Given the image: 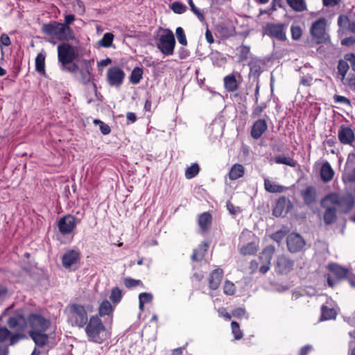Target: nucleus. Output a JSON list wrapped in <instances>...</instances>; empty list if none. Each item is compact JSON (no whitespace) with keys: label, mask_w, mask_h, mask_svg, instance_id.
I'll return each mask as SVG.
<instances>
[{"label":"nucleus","mask_w":355,"mask_h":355,"mask_svg":"<svg viewBox=\"0 0 355 355\" xmlns=\"http://www.w3.org/2000/svg\"><path fill=\"white\" fill-rule=\"evenodd\" d=\"M287 24H268L264 28L265 33L278 40L284 41L286 40V30Z\"/></svg>","instance_id":"nucleus-10"},{"label":"nucleus","mask_w":355,"mask_h":355,"mask_svg":"<svg viewBox=\"0 0 355 355\" xmlns=\"http://www.w3.org/2000/svg\"><path fill=\"white\" fill-rule=\"evenodd\" d=\"M143 70L139 67H135L130 77V80L133 84H138L142 78Z\"/></svg>","instance_id":"nucleus-41"},{"label":"nucleus","mask_w":355,"mask_h":355,"mask_svg":"<svg viewBox=\"0 0 355 355\" xmlns=\"http://www.w3.org/2000/svg\"><path fill=\"white\" fill-rule=\"evenodd\" d=\"M211 223V216L208 212H204L199 216L198 224L202 230H206L209 228Z\"/></svg>","instance_id":"nucleus-33"},{"label":"nucleus","mask_w":355,"mask_h":355,"mask_svg":"<svg viewBox=\"0 0 355 355\" xmlns=\"http://www.w3.org/2000/svg\"><path fill=\"white\" fill-rule=\"evenodd\" d=\"M336 103H343L345 105H350V101L345 96L340 95H335L334 96Z\"/></svg>","instance_id":"nucleus-59"},{"label":"nucleus","mask_w":355,"mask_h":355,"mask_svg":"<svg viewBox=\"0 0 355 355\" xmlns=\"http://www.w3.org/2000/svg\"><path fill=\"white\" fill-rule=\"evenodd\" d=\"M139 309L143 311L144 308V304L150 302L153 300V295L148 293H142L139 295Z\"/></svg>","instance_id":"nucleus-44"},{"label":"nucleus","mask_w":355,"mask_h":355,"mask_svg":"<svg viewBox=\"0 0 355 355\" xmlns=\"http://www.w3.org/2000/svg\"><path fill=\"white\" fill-rule=\"evenodd\" d=\"M42 31L50 36L60 40L69 41L75 38L71 28L62 23L53 21L42 26Z\"/></svg>","instance_id":"nucleus-4"},{"label":"nucleus","mask_w":355,"mask_h":355,"mask_svg":"<svg viewBox=\"0 0 355 355\" xmlns=\"http://www.w3.org/2000/svg\"><path fill=\"white\" fill-rule=\"evenodd\" d=\"M244 171V167L241 164H235L230 169L229 178L232 180H237L243 175Z\"/></svg>","instance_id":"nucleus-28"},{"label":"nucleus","mask_w":355,"mask_h":355,"mask_svg":"<svg viewBox=\"0 0 355 355\" xmlns=\"http://www.w3.org/2000/svg\"><path fill=\"white\" fill-rule=\"evenodd\" d=\"M80 252L78 250H68L62 257V263L66 269H76L80 263Z\"/></svg>","instance_id":"nucleus-8"},{"label":"nucleus","mask_w":355,"mask_h":355,"mask_svg":"<svg viewBox=\"0 0 355 355\" xmlns=\"http://www.w3.org/2000/svg\"><path fill=\"white\" fill-rule=\"evenodd\" d=\"M264 188L265 189L270 193H282L285 190V187L275 184L270 181L268 178L264 179Z\"/></svg>","instance_id":"nucleus-29"},{"label":"nucleus","mask_w":355,"mask_h":355,"mask_svg":"<svg viewBox=\"0 0 355 355\" xmlns=\"http://www.w3.org/2000/svg\"><path fill=\"white\" fill-rule=\"evenodd\" d=\"M345 85H346L352 91L355 92V76H348L345 79Z\"/></svg>","instance_id":"nucleus-55"},{"label":"nucleus","mask_w":355,"mask_h":355,"mask_svg":"<svg viewBox=\"0 0 355 355\" xmlns=\"http://www.w3.org/2000/svg\"><path fill=\"white\" fill-rule=\"evenodd\" d=\"M321 205L336 209L340 206V198L337 193H330L322 200Z\"/></svg>","instance_id":"nucleus-23"},{"label":"nucleus","mask_w":355,"mask_h":355,"mask_svg":"<svg viewBox=\"0 0 355 355\" xmlns=\"http://www.w3.org/2000/svg\"><path fill=\"white\" fill-rule=\"evenodd\" d=\"M245 311L241 308H238V309H235L232 313V315L234 317H237V318L243 317L245 315Z\"/></svg>","instance_id":"nucleus-63"},{"label":"nucleus","mask_w":355,"mask_h":355,"mask_svg":"<svg viewBox=\"0 0 355 355\" xmlns=\"http://www.w3.org/2000/svg\"><path fill=\"white\" fill-rule=\"evenodd\" d=\"M231 328H232V334L234 335V338L236 340H239L243 337V333L241 331L239 325L236 322H235V321L232 322Z\"/></svg>","instance_id":"nucleus-48"},{"label":"nucleus","mask_w":355,"mask_h":355,"mask_svg":"<svg viewBox=\"0 0 355 355\" xmlns=\"http://www.w3.org/2000/svg\"><path fill=\"white\" fill-rule=\"evenodd\" d=\"M354 205V198L351 194H347L340 198V206L344 211H348Z\"/></svg>","instance_id":"nucleus-31"},{"label":"nucleus","mask_w":355,"mask_h":355,"mask_svg":"<svg viewBox=\"0 0 355 355\" xmlns=\"http://www.w3.org/2000/svg\"><path fill=\"white\" fill-rule=\"evenodd\" d=\"M288 249L291 252H297L302 250L305 245L303 238L297 233H291L286 239Z\"/></svg>","instance_id":"nucleus-16"},{"label":"nucleus","mask_w":355,"mask_h":355,"mask_svg":"<svg viewBox=\"0 0 355 355\" xmlns=\"http://www.w3.org/2000/svg\"><path fill=\"white\" fill-rule=\"evenodd\" d=\"M227 208L229 211V212L232 214V215H235L239 212H241V209L238 207H234L233 204H232L231 202H228L227 203Z\"/></svg>","instance_id":"nucleus-61"},{"label":"nucleus","mask_w":355,"mask_h":355,"mask_svg":"<svg viewBox=\"0 0 355 355\" xmlns=\"http://www.w3.org/2000/svg\"><path fill=\"white\" fill-rule=\"evenodd\" d=\"M124 284L127 288H133L141 284V282L128 277L124 279Z\"/></svg>","instance_id":"nucleus-56"},{"label":"nucleus","mask_w":355,"mask_h":355,"mask_svg":"<svg viewBox=\"0 0 355 355\" xmlns=\"http://www.w3.org/2000/svg\"><path fill=\"white\" fill-rule=\"evenodd\" d=\"M45 331H29L31 338L38 347H44L48 343L49 336Z\"/></svg>","instance_id":"nucleus-24"},{"label":"nucleus","mask_w":355,"mask_h":355,"mask_svg":"<svg viewBox=\"0 0 355 355\" xmlns=\"http://www.w3.org/2000/svg\"><path fill=\"white\" fill-rule=\"evenodd\" d=\"M189 5L191 8L192 12L198 17V18L201 21H204L205 17L204 15L200 12L199 9H198L194 5L193 0H188Z\"/></svg>","instance_id":"nucleus-51"},{"label":"nucleus","mask_w":355,"mask_h":355,"mask_svg":"<svg viewBox=\"0 0 355 355\" xmlns=\"http://www.w3.org/2000/svg\"><path fill=\"white\" fill-rule=\"evenodd\" d=\"M211 59L214 65L219 67L223 66L227 62V59L223 56V54L218 52L212 53Z\"/></svg>","instance_id":"nucleus-40"},{"label":"nucleus","mask_w":355,"mask_h":355,"mask_svg":"<svg viewBox=\"0 0 355 355\" xmlns=\"http://www.w3.org/2000/svg\"><path fill=\"white\" fill-rule=\"evenodd\" d=\"M285 236V234L282 231H278L272 234L271 238L277 243H280Z\"/></svg>","instance_id":"nucleus-58"},{"label":"nucleus","mask_w":355,"mask_h":355,"mask_svg":"<svg viewBox=\"0 0 355 355\" xmlns=\"http://www.w3.org/2000/svg\"><path fill=\"white\" fill-rule=\"evenodd\" d=\"M207 248L208 245L207 243H204L203 245H200L198 249L195 250L191 257L192 259L194 261L201 260L203 258L207 250Z\"/></svg>","instance_id":"nucleus-36"},{"label":"nucleus","mask_w":355,"mask_h":355,"mask_svg":"<svg viewBox=\"0 0 355 355\" xmlns=\"http://www.w3.org/2000/svg\"><path fill=\"white\" fill-rule=\"evenodd\" d=\"M175 34L178 42L183 46H187V40L184 29L182 27H178L175 30Z\"/></svg>","instance_id":"nucleus-46"},{"label":"nucleus","mask_w":355,"mask_h":355,"mask_svg":"<svg viewBox=\"0 0 355 355\" xmlns=\"http://www.w3.org/2000/svg\"><path fill=\"white\" fill-rule=\"evenodd\" d=\"M268 125L263 119L256 121L251 129V136L255 139H259L263 132L267 130Z\"/></svg>","instance_id":"nucleus-20"},{"label":"nucleus","mask_w":355,"mask_h":355,"mask_svg":"<svg viewBox=\"0 0 355 355\" xmlns=\"http://www.w3.org/2000/svg\"><path fill=\"white\" fill-rule=\"evenodd\" d=\"M11 44L10 39L8 35L3 33L0 36V45L8 46Z\"/></svg>","instance_id":"nucleus-60"},{"label":"nucleus","mask_w":355,"mask_h":355,"mask_svg":"<svg viewBox=\"0 0 355 355\" xmlns=\"http://www.w3.org/2000/svg\"><path fill=\"white\" fill-rule=\"evenodd\" d=\"M292 38L295 40H298L302 36V29L297 25H292L291 28Z\"/></svg>","instance_id":"nucleus-52"},{"label":"nucleus","mask_w":355,"mask_h":355,"mask_svg":"<svg viewBox=\"0 0 355 355\" xmlns=\"http://www.w3.org/2000/svg\"><path fill=\"white\" fill-rule=\"evenodd\" d=\"M125 78L124 71L118 67H111L107 70V80L110 85L119 87Z\"/></svg>","instance_id":"nucleus-15"},{"label":"nucleus","mask_w":355,"mask_h":355,"mask_svg":"<svg viewBox=\"0 0 355 355\" xmlns=\"http://www.w3.org/2000/svg\"><path fill=\"white\" fill-rule=\"evenodd\" d=\"M78 223V219L72 215L63 216L58 221L59 231L62 234H70L76 228Z\"/></svg>","instance_id":"nucleus-11"},{"label":"nucleus","mask_w":355,"mask_h":355,"mask_svg":"<svg viewBox=\"0 0 355 355\" xmlns=\"http://www.w3.org/2000/svg\"><path fill=\"white\" fill-rule=\"evenodd\" d=\"M326 211L324 214V220L327 225L333 223L336 218V210L334 208L324 207Z\"/></svg>","instance_id":"nucleus-35"},{"label":"nucleus","mask_w":355,"mask_h":355,"mask_svg":"<svg viewBox=\"0 0 355 355\" xmlns=\"http://www.w3.org/2000/svg\"><path fill=\"white\" fill-rule=\"evenodd\" d=\"M243 78L239 71H234L232 73L225 76L223 79L225 89L229 92H233L239 89Z\"/></svg>","instance_id":"nucleus-13"},{"label":"nucleus","mask_w":355,"mask_h":355,"mask_svg":"<svg viewBox=\"0 0 355 355\" xmlns=\"http://www.w3.org/2000/svg\"><path fill=\"white\" fill-rule=\"evenodd\" d=\"M336 315V313L334 308L328 307L327 305L322 306L320 320L335 319Z\"/></svg>","instance_id":"nucleus-30"},{"label":"nucleus","mask_w":355,"mask_h":355,"mask_svg":"<svg viewBox=\"0 0 355 355\" xmlns=\"http://www.w3.org/2000/svg\"><path fill=\"white\" fill-rule=\"evenodd\" d=\"M326 26L327 21L324 18L318 19L311 26V33L318 43L326 41L329 38L326 32Z\"/></svg>","instance_id":"nucleus-9"},{"label":"nucleus","mask_w":355,"mask_h":355,"mask_svg":"<svg viewBox=\"0 0 355 355\" xmlns=\"http://www.w3.org/2000/svg\"><path fill=\"white\" fill-rule=\"evenodd\" d=\"M7 324L16 333H24L28 325V319L20 313H16L9 317Z\"/></svg>","instance_id":"nucleus-14"},{"label":"nucleus","mask_w":355,"mask_h":355,"mask_svg":"<svg viewBox=\"0 0 355 355\" xmlns=\"http://www.w3.org/2000/svg\"><path fill=\"white\" fill-rule=\"evenodd\" d=\"M329 270L333 272L339 279H344L348 274V270L336 264L331 263L328 266Z\"/></svg>","instance_id":"nucleus-26"},{"label":"nucleus","mask_w":355,"mask_h":355,"mask_svg":"<svg viewBox=\"0 0 355 355\" xmlns=\"http://www.w3.org/2000/svg\"><path fill=\"white\" fill-rule=\"evenodd\" d=\"M349 69L348 64L344 61H340L338 65V73L342 76V80H345V76Z\"/></svg>","instance_id":"nucleus-53"},{"label":"nucleus","mask_w":355,"mask_h":355,"mask_svg":"<svg viewBox=\"0 0 355 355\" xmlns=\"http://www.w3.org/2000/svg\"><path fill=\"white\" fill-rule=\"evenodd\" d=\"M113 311L111 303L107 300L102 302L99 306V314L103 315H110Z\"/></svg>","instance_id":"nucleus-38"},{"label":"nucleus","mask_w":355,"mask_h":355,"mask_svg":"<svg viewBox=\"0 0 355 355\" xmlns=\"http://www.w3.org/2000/svg\"><path fill=\"white\" fill-rule=\"evenodd\" d=\"M68 322L72 326L83 327L88 322V315L84 306L73 303L67 306Z\"/></svg>","instance_id":"nucleus-6"},{"label":"nucleus","mask_w":355,"mask_h":355,"mask_svg":"<svg viewBox=\"0 0 355 355\" xmlns=\"http://www.w3.org/2000/svg\"><path fill=\"white\" fill-rule=\"evenodd\" d=\"M114 40V35L111 33L104 34L101 40L98 41V45L105 48L111 46Z\"/></svg>","instance_id":"nucleus-39"},{"label":"nucleus","mask_w":355,"mask_h":355,"mask_svg":"<svg viewBox=\"0 0 355 355\" xmlns=\"http://www.w3.org/2000/svg\"><path fill=\"white\" fill-rule=\"evenodd\" d=\"M293 267V262L284 255L279 256L275 264V270L280 274L289 272Z\"/></svg>","instance_id":"nucleus-18"},{"label":"nucleus","mask_w":355,"mask_h":355,"mask_svg":"<svg viewBox=\"0 0 355 355\" xmlns=\"http://www.w3.org/2000/svg\"><path fill=\"white\" fill-rule=\"evenodd\" d=\"M218 314H219V316L220 317H223L224 318H225L227 320H229L231 319V315L230 314H229L225 309L224 308H221V309H218Z\"/></svg>","instance_id":"nucleus-64"},{"label":"nucleus","mask_w":355,"mask_h":355,"mask_svg":"<svg viewBox=\"0 0 355 355\" xmlns=\"http://www.w3.org/2000/svg\"><path fill=\"white\" fill-rule=\"evenodd\" d=\"M121 297H122L121 290L118 287H115V288H112L110 296V300L113 303L117 304L121 301Z\"/></svg>","instance_id":"nucleus-45"},{"label":"nucleus","mask_w":355,"mask_h":355,"mask_svg":"<svg viewBox=\"0 0 355 355\" xmlns=\"http://www.w3.org/2000/svg\"><path fill=\"white\" fill-rule=\"evenodd\" d=\"M45 58L46 52L42 50L35 58V69L42 75L45 73Z\"/></svg>","instance_id":"nucleus-27"},{"label":"nucleus","mask_w":355,"mask_h":355,"mask_svg":"<svg viewBox=\"0 0 355 355\" xmlns=\"http://www.w3.org/2000/svg\"><path fill=\"white\" fill-rule=\"evenodd\" d=\"M275 249L272 245H268L261 252L259 259L261 261V266L259 272L262 274L266 273L270 267L271 260L275 253Z\"/></svg>","instance_id":"nucleus-12"},{"label":"nucleus","mask_w":355,"mask_h":355,"mask_svg":"<svg viewBox=\"0 0 355 355\" xmlns=\"http://www.w3.org/2000/svg\"><path fill=\"white\" fill-rule=\"evenodd\" d=\"M320 177L324 182H329L334 178V171L328 162L322 163L320 168Z\"/></svg>","instance_id":"nucleus-22"},{"label":"nucleus","mask_w":355,"mask_h":355,"mask_svg":"<svg viewBox=\"0 0 355 355\" xmlns=\"http://www.w3.org/2000/svg\"><path fill=\"white\" fill-rule=\"evenodd\" d=\"M223 275V271L220 268L214 270L209 275V286L212 290H216L218 288Z\"/></svg>","instance_id":"nucleus-21"},{"label":"nucleus","mask_w":355,"mask_h":355,"mask_svg":"<svg viewBox=\"0 0 355 355\" xmlns=\"http://www.w3.org/2000/svg\"><path fill=\"white\" fill-rule=\"evenodd\" d=\"M236 291L235 285L230 281H225L223 286V292L225 295H232Z\"/></svg>","instance_id":"nucleus-47"},{"label":"nucleus","mask_w":355,"mask_h":355,"mask_svg":"<svg viewBox=\"0 0 355 355\" xmlns=\"http://www.w3.org/2000/svg\"><path fill=\"white\" fill-rule=\"evenodd\" d=\"M302 196L305 203L310 205L315 201L316 190L313 187H308L302 191Z\"/></svg>","instance_id":"nucleus-25"},{"label":"nucleus","mask_w":355,"mask_h":355,"mask_svg":"<svg viewBox=\"0 0 355 355\" xmlns=\"http://www.w3.org/2000/svg\"><path fill=\"white\" fill-rule=\"evenodd\" d=\"M171 8L172 10L177 14H182L187 10V6L183 3L175 1L172 3Z\"/></svg>","instance_id":"nucleus-49"},{"label":"nucleus","mask_w":355,"mask_h":355,"mask_svg":"<svg viewBox=\"0 0 355 355\" xmlns=\"http://www.w3.org/2000/svg\"><path fill=\"white\" fill-rule=\"evenodd\" d=\"M266 107L265 105H257L253 107V110L252 112V117L256 118L261 115L262 112L263 111V109Z\"/></svg>","instance_id":"nucleus-57"},{"label":"nucleus","mask_w":355,"mask_h":355,"mask_svg":"<svg viewBox=\"0 0 355 355\" xmlns=\"http://www.w3.org/2000/svg\"><path fill=\"white\" fill-rule=\"evenodd\" d=\"M290 7L296 12L306 10V4L304 0H286Z\"/></svg>","instance_id":"nucleus-34"},{"label":"nucleus","mask_w":355,"mask_h":355,"mask_svg":"<svg viewBox=\"0 0 355 355\" xmlns=\"http://www.w3.org/2000/svg\"><path fill=\"white\" fill-rule=\"evenodd\" d=\"M342 180L345 184L355 182V168L349 172H345L342 177Z\"/></svg>","instance_id":"nucleus-50"},{"label":"nucleus","mask_w":355,"mask_h":355,"mask_svg":"<svg viewBox=\"0 0 355 355\" xmlns=\"http://www.w3.org/2000/svg\"><path fill=\"white\" fill-rule=\"evenodd\" d=\"M312 77L304 76L301 78L300 83L305 86H310L312 84Z\"/></svg>","instance_id":"nucleus-62"},{"label":"nucleus","mask_w":355,"mask_h":355,"mask_svg":"<svg viewBox=\"0 0 355 355\" xmlns=\"http://www.w3.org/2000/svg\"><path fill=\"white\" fill-rule=\"evenodd\" d=\"M24 333H12L7 327H0V355H8V346L17 344L26 338Z\"/></svg>","instance_id":"nucleus-5"},{"label":"nucleus","mask_w":355,"mask_h":355,"mask_svg":"<svg viewBox=\"0 0 355 355\" xmlns=\"http://www.w3.org/2000/svg\"><path fill=\"white\" fill-rule=\"evenodd\" d=\"M94 123L99 125L100 130L103 135H108L110 132V128L109 125L104 123L103 121L98 119H95Z\"/></svg>","instance_id":"nucleus-54"},{"label":"nucleus","mask_w":355,"mask_h":355,"mask_svg":"<svg viewBox=\"0 0 355 355\" xmlns=\"http://www.w3.org/2000/svg\"><path fill=\"white\" fill-rule=\"evenodd\" d=\"M200 171L198 164H193L191 166L188 167L185 171V177L187 179H191L196 176Z\"/></svg>","instance_id":"nucleus-43"},{"label":"nucleus","mask_w":355,"mask_h":355,"mask_svg":"<svg viewBox=\"0 0 355 355\" xmlns=\"http://www.w3.org/2000/svg\"><path fill=\"white\" fill-rule=\"evenodd\" d=\"M81 66L82 69L80 70V81L84 84L89 83L92 80L91 62L87 60H83L81 61Z\"/></svg>","instance_id":"nucleus-19"},{"label":"nucleus","mask_w":355,"mask_h":355,"mask_svg":"<svg viewBox=\"0 0 355 355\" xmlns=\"http://www.w3.org/2000/svg\"><path fill=\"white\" fill-rule=\"evenodd\" d=\"M275 162L276 164H285L291 167H295L297 164V162L293 158L286 156L275 157Z\"/></svg>","instance_id":"nucleus-37"},{"label":"nucleus","mask_w":355,"mask_h":355,"mask_svg":"<svg viewBox=\"0 0 355 355\" xmlns=\"http://www.w3.org/2000/svg\"><path fill=\"white\" fill-rule=\"evenodd\" d=\"M28 323L31 329L30 331H46L51 324L49 320L37 313L30 314Z\"/></svg>","instance_id":"nucleus-7"},{"label":"nucleus","mask_w":355,"mask_h":355,"mask_svg":"<svg viewBox=\"0 0 355 355\" xmlns=\"http://www.w3.org/2000/svg\"><path fill=\"white\" fill-rule=\"evenodd\" d=\"M239 51V60L240 62L245 61L248 59L250 51V46L241 45L237 49Z\"/></svg>","instance_id":"nucleus-42"},{"label":"nucleus","mask_w":355,"mask_h":355,"mask_svg":"<svg viewBox=\"0 0 355 355\" xmlns=\"http://www.w3.org/2000/svg\"><path fill=\"white\" fill-rule=\"evenodd\" d=\"M154 41L157 49L165 56L173 55L175 39L172 31L159 28L154 35Z\"/></svg>","instance_id":"nucleus-2"},{"label":"nucleus","mask_w":355,"mask_h":355,"mask_svg":"<svg viewBox=\"0 0 355 355\" xmlns=\"http://www.w3.org/2000/svg\"><path fill=\"white\" fill-rule=\"evenodd\" d=\"M258 244L254 241H251L240 248L241 254L243 255H252L257 252Z\"/></svg>","instance_id":"nucleus-32"},{"label":"nucleus","mask_w":355,"mask_h":355,"mask_svg":"<svg viewBox=\"0 0 355 355\" xmlns=\"http://www.w3.org/2000/svg\"><path fill=\"white\" fill-rule=\"evenodd\" d=\"M86 324L85 332L88 340L97 343H103L107 334L101 320L98 316H92Z\"/></svg>","instance_id":"nucleus-3"},{"label":"nucleus","mask_w":355,"mask_h":355,"mask_svg":"<svg viewBox=\"0 0 355 355\" xmlns=\"http://www.w3.org/2000/svg\"><path fill=\"white\" fill-rule=\"evenodd\" d=\"M338 137L343 144L352 145L355 139L353 130L347 126L341 125L338 132Z\"/></svg>","instance_id":"nucleus-17"},{"label":"nucleus","mask_w":355,"mask_h":355,"mask_svg":"<svg viewBox=\"0 0 355 355\" xmlns=\"http://www.w3.org/2000/svg\"><path fill=\"white\" fill-rule=\"evenodd\" d=\"M78 55V49L67 43H62L58 46V59L60 69L63 71L75 73L78 70L76 64L73 63Z\"/></svg>","instance_id":"nucleus-1"}]
</instances>
